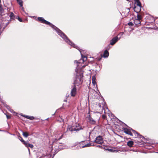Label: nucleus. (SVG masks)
<instances>
[{"instance_id":"nucleus-7","label":"nucleus","mask_w":158,"mask_h":158,"mask_svg":"<svg viewBox=\"0 0 158 158\" xmlns=\"http://www.w3.org/2000/svg\"><path fill=\"white\" fill-rule=\"evenodd\" d=\"M118 38L117 36L114 37L110 41V44L111 45L114 44L118 40Z\"/></svg>"},{"instance_id":"nucleus-24","label":"nucleus","mask_w":158,"mask_h":158,"mask_svg":"<svg viewBox=\"0 0 158 158\" xmlns=\"http://www.w3.org/2000/svg\"><path fill=\"white\" fill-rule=\"evenodd\" d=\"M10 16L11 19H13L14 17V14L12 12L10 13Z\"/></svg>"},{"instance_id":"nucleus-22","label":"nucleus","mask_w":158,"mask_h":158,"mask_svg":"<svg viewBox=\"0 0 158 158\" xmlns=\"http://www.w3.org/2000/svg\"><path fill=\"white\" fill-rule=\"evenodd\" d=\"M142 19V16L141 15L138 14L137 15V18L136 19L140 20Z\"/></svg>"},{"instance_id":"nucleus-36","label":"nucleus","mask_w":158,"mask_h":158,"mask_svg":"<svg viewBox=\"0 0 158 158\" xmlns=\"http://www.w3.org/2000/svg\"><path fill=\"white\" fill-rule=\"evenodd\" d=\"M102 117L103 118H105V116L104 115H102Z\"/></svg>"},{"instance_id":"nucleus-4","label":"nucleus","mask_w":158,"mask_h":158,"mask_svg":"<svg viewBox=\"0 0 158 158\" xmlns=\"http://www.w3.org/2000/svg\"><path fill=\"white\" fill-rule=\"evenodd\" d=\"M89 113L88 114V118L89 120V122L91 124H94L96 123V121L95 119L92 118L91 116L89 114Z\"/></svg>"},{"instance_id":"nucleus-8","label":"nucleus","mask_w":158,"mask_h":158,"mask_svg":"<svg viewBox=\"0 0 158 158\" xmlns=\"http://www.w3.org/2000/svg\"><path fill=\"white\" fill-rule=\"evenodd\" d=\"M63 136V134H61L60 133L57 134L56 135V138L55 139V140H59L61 139Z\"/></svg>"},{"instance_id":"nucleus-21","label":"nucleus","mask_w":158,"mask_h":158,"mask_svg":"<svg viewBox=\"0 0 158 158\" xmlns=\"http://www.w3.org/2000/svg\"><path fill=\"white\" fill-rule=\"evenodd\" d=\"M92 83L94 85H96L95 81V78L94 77H92Z\"/></svg>"},{"instance_id":"nucleus-2","label":"nucleus","mask_w":158,"mask_h":158,"mask_svg":"<svg viewBox=\"0 0 158 158\" xmlns=\"http://www.w3.org/2000/svg\"><path fill=\"white\" fill-rule=\"evenodd\" d=\"M74 63L77 64V67L76 69V78L75 80L74 81V84L75 85L78 86L79 85L82 84V80L81 79L83 77V72L81 69L78 67L79 64H81V63L79 62L77 60H75Z\"/></svg>"},{"instance_id":"nucleus-35","label":"nucleus","mask_w":158,"mask_h":158,"mask_svg":"<svg viewBox=\"0 0 158 158\" xmlns=\"http://www.w3.org/2000/svg\"><path fill=\"white\" fill-rule=\"evenodd\" d=\"M123 32L121 33V35H123Z\"/></svg>"},{"instance_id":"nucleus-15","label":"nucleus","mask_w":158,"mask_h":158,"mask_svg":"<svg viewBox=\"0 0 158 158\" xmlns=\"http://www.w3.org/2000/svg\"><path fill=\"white\" fill-rule=\"evenodd\" d=\"M134 24H135V25H137L139 24H140L141 23L140 21L139 20L137 19H135V20L134 21Z\"/></svg>"},{"instance_id":"nucleus-25","label":"nucleus","mask_w":158,"mask_h":158,"mask_svg":"<svg viewBox=\"0 0 158 158\" xmlns=\"http://www.w3.org/2000/svg\"><path fill=\"white\" fill-rule=\"evenodd\" d=\"M137 3V5L139 6V11L140 10V7L141 6V3L139 1L138 2H136Z\"/></svg>"},{"instance_id":"nucleus-32","label":"nucleus","mask_w":158,"mask_h":158,"mask_svg":"<svg viewBox=\"0 0 158 158\" xmlns=\"http://www.w3.org/2000/svg\"><path fill=\"white\" fill-rule=\"evenodd\" d=\"M96 147H99V148H101V147L102 146L100 145H98L96 146Z\"/></svg>"},{"instance_id":"nucleus-3","label":"nucleus","mask_w":158,"mask_h":158,"mask_svg":"<svg viewBox=\"0 0 158 158\" xmlns=\"http://www.w3.org/2000/svg\"><path fill=\"white\" fill-rule=\"evenodd\" d=\"M103 139L102 137L99 136L96 138V139L94 141V142L97 143L98 144H102L103 143Z\"/></svg>"},{"instance_id":"nucleus-34","label":"nucleus","mask_w":158,"mask_h":158,"mask_svg":"<svg viewBox=\"0 0 158 158\" xmlns=\"http://www.w3.org/2000/svg\"><path fill=\"white\" fill-rule=\"evenodd\" d=\"M2 23H1V25H0V27H2Z\"/></svg>"},{"instance_id":"nucleus-10","label":"nucleus","mask_w":158,"mask_h":158,"mask_svg":"<svg viewBox=\"0 0 158 158\" xmlns=\"http://www.w3.org/2000/svg\"><path fill=\"white\" fill-rule=\"evenodd\" d=\"M131 129H130L125 128L124 129V132L126 134L130 135L131 136H132L133 135L131 131Z\"/></svg>"},{"instance_id":"nucleus-33","label":"nucleus","mask_w":158,"mask_h":158,"mask_svg":"<svg viewBox=\"0 0 158 158\" xmlns=\"http://www.w3.org/2000/svg\"><path fill=\"white\" fill-rule=\"evenodd\" d=\"M135 0V2H138L139 1V0Z\"/></svg>"},{"instance_id":"nucleus-20","label":"nucleus","mask_w":158,"mask_h":158,"mask_svg":"<svg viewBox=\"0 0 158 158\" xmlns=\"http://www.w3.org/2000/svg\"><path fill=\"white\" fill-rule=\"evenodd\" d=\"M19 139L20 141L23 143L24 144L26 141H25L23 139V138L22 137L19 136Z\"/></svg>"},{"instance_id":"nucleus-13","label":"nucleus","mask_w":158,"mask_h":158,"mask_svg":"<svg viewBox=\"0 0 158 158\" xmlns=\"http://www.w3.org/2000/svg\"><path fill=\"white\" fill-rule=\"evenodd\" d=\"M127 145L130 147H132L134 144V142L132 141H129L127 142Z\"/></svg>"},{"instance_id":"nucleus-18","label":"nucleus","mask_w":158,"mask_h":158,"mask_svg":"<svg viewBox=\"0 0 158 158\" xmlns=\"http://www.w3.org/2000/svg\"><path fill=\"white\" fill-rule=\"evenodd\" d=\"M81 56H82V60L81 59L80 61L82 60V62H84L86 60L87 57L85 56H84V57H83L82 55L81 54Z\"/></svg>"},{"instance_id":"nucleus-16","label":"nucleus","mask_w":158,"mask_h":158,"mask_svg":"<svg viewBox=\"0 0 158 158\" xmlns=\"http://www.w3.org/2000/svg\"><path fill=\"white\" fill-rule=\"evenodd\" d=\"M92 143H88L86 144H85V145H84L83 146H81V148H83L85 147H90L91 146H93V145H92Z\"/></svg>"},{"instance_id":"nucleus-27","label":"nucleus","mask_w":158,"mask_h":158,"mask_svg":"<svg viewBox=\"0 0 158 158\" xmlns=\"http://www.w3.org/2000/svg\"><path fill=\"white\" fill-rule=\"evenodd\" d=\"M34 118V117H33L32 116H29V117L28 119H30V120H33Z\"/></svg>"},{"instance_id":"nucleus-9","label":"nucleus","mask_w":158,"mask_h":158,"mask_svg":"<svg viewBox=\"0 0 158 158\" xmlns=\"http://www.w3.org/2000/svg\"><path fill=\"white\" fill-rule=\"evenodd\" d=\"M76 94V87L74 86L71 89V95L72 96H74Z\"/></svg>"},{"instance_id":"nucleus-39","label":"nucleus","mask_w":158,"mask_h":158,"mask_svg":"<svg viewBox=\"0 0 158 158\" xmlns=\"http://www.w3.org/2000/svg\"><path fill=\"white\" fill-rule=\"evenodd\" d=\"M39 158H41L40 157H39Z\"/></svg>"},{"instance_id":"nucleus-5","label":"nucleus","mask_w":158,"mask_h":158,"mask_svg":"<svg viewBox=\"0 0 158 158\" xmlns=\"http://www.w3.org/2000/svg\"><path fill=\"white\" fill-rule=\"evenodd\" d=\"M131 130H132V131L135 134V137L139 138L142 139L144 138V137L143 136L141 135H140L138 132H136L135 130L132 129H131Z\"/></svg>"},{"instance_id":"nucleus-37","label":"nucleus","mask_w":158,"mask_h":158,"mask_svg":"<svg viewBox=\"0 0 158 158\" xmlns=\"http://www.w3.org/2000/svg\"><path fill=\"white\" fill-rule=\"evenodd\" d=\"M99 107H101V106H100V105H99Z\"/></svg>"},{"instance_id":"nucleus-6","label":"nucleus","mask_w":158,"mask_h":158,"mask_svg":"<svg viewBox=\"0 0 158 158\" xmlns=\"http://www.w3.org/2000/svg\"><path fill=\"white\" fill-rule=\"evenodd\" d=\"M75 127V130L77 132L83 129L84 127H82V126H80L79 124H77L74 126Z\"/></svg>"},{"instance_id":"nucleus-19","label":"nucleus","mask_w":158,"mask_h":158,"mask_svg":"<svg viewBox=\"0 0 158 158\" xmlns=\"http://www.w3.org/2000/svg\"><path fill=\"white\" fill-rule=\"evenodd\" d=\"M18 3L21 6H23V1L21 0H17Z\"/></svg>"},{"instance_id":"nucleus-29","label":"nucleus","mask_w":158,"mask_h":158,"mask_svg":"<svg viewBox=\"0 0 158 158\" xmlns=\"http://www.w3.org/2000/svg\"><path fill=\"white\" fill-rule=\"evenodd\" d=\"M18 19L19 21L20 22H22V20L19 17L18 18Z\"/></svg>"},{"instance_id":"nucleus-17","label":"nucleus","mask_w":158,"mask_h":158,"mask_svg":"<svg viewBox=\"0 0 158 158\" xmlns=\"http://www.w3.org/2000/svg\"><path fill=\"white\" fill-rule=\"evenodd\" d=\"M23 135L25 137L27 138L29 135L28 133L26 132L22 131Z\"/></svg>"},{"instance_id":"nucleus-1","label":"nucleus","mask_w":158,"mask_h":158,"mask_svg":"<svg viewBox=\"0 0 158 158\" xmlns=\"http://www.w3.org/2000/svg\"><path fill=\"white\" fill-rule=\"evenodd\" d=\"M38 19L39 21L41 22L42 23L50 26L51 27L55 30L58 35H60L67 43L69 44V45L73 46V47L78 49V47L72 42H71L65 34L57 27L50 23L49 22L45 20L42 17H38Z\"/></svg>"},{"instance_id":"nucleus-14","label":"nucleus","mask_w":158,"mask_h":158,"mask_svg":"<svg viewBox=\"0 0 158 158\" xmlns=\"http://www.w3.org/2000/svg\"><path fill=\"white\" fill-rule=\"evenodd\" d=\"M109 55V52L107 50H105L103 54V56L104 58H106Z\"/></svg>"},{"instance_id":"nucleus-28","label":"nucleus","mask_w":158,"mask_h":158,"mask_svg":"<svg viewBox=\"0 0 158 158\" xmlns=\"http://www.w3.org/2000/svg\"><path fill=\"white\" fill-rule=\"evenodd\" d=\"M85 143H84V142H82V143H81L80 144V147L81 148V146H83L84 145H85Z\"/></svg>"},{"instance_id":"nucleus-11","label":"nucleus","mask_w":158,"mask_h":158,"mask_svg":"<svg viewBox=\"0 0 158 158\" xmlns=\"http://www.w3.org/2000/svg\"><path fill=\"white\" fill-rule=\"evenodd\" d=\"M24 144L25 145V146L27 148L30 147L31 148H33V145L32 144H30L29 143H28L27 142H26ZM28 150L29 153H30V149L28 148Z\"/></svg>"},{"instance_id":"nucleus-38","label":"nucleus","mask_w":158,"mask_h":158,"mask_svg":"<svg viewBox=\"0 0 158 158\" xmlns=\"http://www.w3.org/2000/svg\"><path fill=\"white\" fill-rule=\"evenodd\" d=\"M55 114V113H54V114H52V115H54V114Z\"/></svg>"},{"instance_id":"nucleus-26","label":"nucleus","mask_w":158,"mask_h":158,"mask_svg":"<svg viewBox=\"0 0 158 158\" xmlns=\"http://www.w3.org/2000/svg\"><path fill=\"white\" fill-rule=\"evenodd\" d=\"M128 25L130 26H133V23L132 22H130L128 23Z\"/></svg>"},{"instance_id":"nucleus-23","label":"nucleus","mask_w":158,"mask_h":158,"mask_svg":"<svg viewBox=\"0 0 158 158\" xmlns=\"http://www.w3.org/2000/svg\"><path fill=\"white\" fill-rule=\"evenodd\" d=\"M2 10H2L1 6L0 5V16H2V14H3Z\"/></svg>"},{"instance_id":"nucleus-12","label":"nucleus","mask_w":158,"mask_h":158,"mask_svg":"<svg viewBox=\"0 0 158 158\" xmlns=\"http://www.w3.org/2000/svg\"><path fill=\"white\" fill-rule=\"evenodd\" d=\"M75 127L74 126H69L68 127L67 130L71 131H75Z\"/></svg>"},{"instance_id":"nucleus-31","label":"nucleus","mask_w":158,"mask_h":158,"mask_svg":"<svg viewBox=\"0 0 158 158\" xmlns=\"http://www.w3.org/2000/svg\"><path fill=\"white\" fill-rule=\"evenodd\" d=\"M24 117H25V118H27L28 119L29 118V116H27V115H24Z\"/></svg>"},{"instance_id":"nucleus-30","label":"nucleus","mask_w":158,"mask_h":158,"mask_svg":"<svg viewBox=\"0 0 158 158\" xmlns=\"http://www.w3.org/2000/svg\"><path fill=\"white\" fill-rule=\"evenodd\" d=\"M7 118L8 119H10V116L9 115H6Z\"/></svg>"}]
</instances>
